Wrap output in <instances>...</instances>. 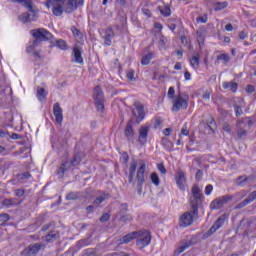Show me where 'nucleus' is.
<instances>
[{"label":"nucleus","instance_id":"nucleus-1","mask_svg":"<svg viewBox=\"0 0 256 256\" xmlns=\"http://www.w3.org/2000/svg\"><path fill=\"white\" fill-rule=\"evenodd\" d=\"M30 34L34 37V41L27 47V53L34 55L36 59H41V52L37 51L39 46V41H47L51 39V34L49 31L43 28L31 30Z\"/></svg>","mask_w":256,"mask_h":256},{"label":"nucleus","instance_id":"nucleus-2","mask_svg":"<svg viewBox=\"0 0 256 256\" xmlns=\"http://www.w3.org/2000/svg\"><path fill=\"white\" fill-rule=\"evenodd\" d=\"M14 3H20L23 7L28 9L29 13H23L19 16V20L22 23H29L31 21H35L37 19V11L33 9V1L31 0H12Z\"/></svg>","mask_w":256,"mask_h":256},{"label":"nucleus","instance_id":"nucleus-3","mask_svg":"<svg viewBox=\"0 0 256 256\" xmlns=\"http://www.w3.org/2000/svg\"><path fill=\"white\" fill-rule=\"evenodd\" d=\"M187 107H189V95L187 93H180L174 97L172 111H181Z\"/></svg>","mask_w":256,"mask_h":256},{"label":"nucleus","instance_id":"nucleus-4","mask_svg":"<svg viewBox=\"0 0 256 256\" xmlns=\"http://www.w3.org/2000/svg\"><path fill=\"white\" fill-rule=\"evenodd\" d=\"M66 2L67 0H47L45 5L47 9H52L53 15L61 17V15H63V7H65Z\"/></svg>","mask_w":256,"mask_h":256},{"label":"nucleus","instance_id":"nucleus-5","mask_svg":"<svg viewBox=\"0 0 256 256\" xmlns=\"http://www.w3.org/2000/svg\"><path fill=\"white\" fill-rule=\"evenodd\" d=\"M151 243V233L147 230L136 232V245L138 249H145Z\"/></svg>","mask_w":256,"mask_h":256},{"label":"nucleus","instance_id":"nucleus-6","mask_svg":"<svg viewBox=\"0 0 256 256\" xmlns=\"http://www.w3.org/2000/svg\"><path fill=\"white\" fill-rule=\"evenodd\" d=\"M237 195H239L238 199H243V197H245L247 195V193L240 192L239 194H236L235 196H231V195L222 196V197L214 200L211 203V208L212 209H221V207H223V205H226V203H229V201L236 199Z\"/></svg>","mask_w":256,"mask_h":256},{"label":"nucleus","instance_id":"nucleus-7","mask_svg":"<svg viewBox=\"0 0 256 256\" xmlns=\"http://www.w3.org/2000/svg\"><path fill=\"white\" fill-rule=\"evenodd\" d=\"M192 198L190 205L192 207V211L194 215L197 213V206L201 202V199L203 198V195L201 194V189H199L197 186H194L192 188Z\"/></svg>","mask_w":256,"mask_h":256},{"label":"nucleus","instance_id":"nucleus-8","mask_svg":"<svg viewBox=\"0 0 256 256\" xmlns=\"http://www.w3.org/2000/svg\"><path fill=\"white\" fill-rule=\"evenodd\" d=\"M134 110H133V115L136 119V123H141L145 119V107L141 102H136L134 104Z\"/></svg>","mask_w":256,"mask_h":256},{"label":"nucleus","instance_id":"nucleus-9","mask_svg":"<svg viewBox=\"0 0 256 256\" xmlns=\"http://www.w3.org/2000/svg\"><path fill=\"white\" fill-rule=\"evenodd\" d=\"M94 101L98 111L104 109L105 106L103 103L105 98L103 97V91L99 86L94 89Z\"/></svg>","mask_w":256,"mask_h":256},{"label":"nucleus","instance_id":"nucleus-10","mask_svg":"<svg viewBox=\"0 0 256 256\" xmlns=\"http://www.w3.org/2000/svg\"><path fill=\"white\" fill-rule=\"evenodd\" d=\"M43 247H45V245L43 244H34V245H30L28 246L26 249H24L22 251V255L24 256H34L37 255V253H39V251H41V249H43Z\"/></svg>","mask_w":256,"mask_h":256},{"label":"nucleus","instance_id":"nucleus-11","mask_svg":"<svg viewBox=\"0 0 256 256\" xmlns=\"http://www.w3.org/2000/svg\"><path fill=\"white\" fill-rule=\"evenodd\" d=\"M175 180L177 187L180 189V191H185V187H187V178H185V172H177Z\"/></svg>","mask_w":256,"mask_h":256},{"label":"nucleus","instance_id":"nucleus-12","mask_svg":"<svg viewBox=\"0 0 256 256\" xmlns=\"http://www.w3.org/2000/svg\"><path fill=\"white\" fill-rule=\"evenodd\" d=\"M193 223V214L191 212H186L181 215L179 219V226L180 227H189Z\"/></svg>","mask_w":256,"mask_h":256},{"label":"nucleus","instance_id":"nucleus-13","mask_svg":"<svg viewBox=\"0 0 256 256\" xmlns=\"http://www.w3.org/2000/svg\"><path fill=\"white\" fill-rule=\"evenodd\" d=\"M227 219H229V215L224 214L222 216H220L216 222L214 223V225L210 228L209 233L213 234L215 233V231H217L218 229H221V227H223V225L225 224V221H227Z\"/></svg>","mask_w":256,"mask_h":256},{"label":"nucleus","instance_id":"nucleus-14","mask_svg":"<svg viewBox=\"0 0 256 256\" xmlns=\"http://www.w3.org/2000/svg\"><path fill=\"white\" fill-rule=\"evenodd\" d=\"M73 61L79 65H83V50L79 46H74L73 48Z\"/></svg>","mask_w":256,"mask_h":256},{"label":"nucleus","instance_id":"nucleus-15","mask_svg":"<svg viewBox=\"0 0 256 256\" xmlns=\"http://www.w3.org/2000/svg\"><path fill=\"white\" fill-rule=\"evenodd\" d=\"M81 163V159L77 156L74 157L72 161L65 162L59 169L58 173H65L69 167H75V165H79Z\"/></svg>","mask_w":256,"mask_h":256},{"label":"nucleus","instance_id":"nucleus-16","mask_svg":"<svg viewBox=\"0 0 256 256\" xmlns=\"http://www.w3.org/2000/svg\"><path fill=\"white\" fill-rule=\"evenodd\" d=\"M102 37L104 39L105 45L110 46L113 41V37H115V32H113L112 28H106L103 31Z\"/></svg>","mask_w":256,"mask_h":256},{"label":"nucleus","instance_id":"nucleus-17","mask_svg":"<svg viewBox=\"0 0 256 256\" xmlns=\"http://www.w3.org/2000/svg\"><path fill=\"white\" fill-rule=\"evenodd\" d=\"M53 113L56 119V123H58V125H61V123H63V109H61V106H59V104H54Z\"/></svg>","mask_w":256,"mask_h":256},{"label":"nucleus","instance_id":"nucleus-18","mask_svg":"<svg viewBox=\"0 0 256 256\" xmlns=\"http://www.w3.org/2000/svg\"><path fill=\"white\" fill-rule=\"evenodd\" d=\"M139 165L140 167L137 171V180L138 183H143V181H145V171L147 170V164H145L144 161H140Z\"/></svg>","mask_w":256,"mask_h":256},{"label":"nucleus","instance_id":"nucleus-19","mask_svg":"<svg viewBox=\"0 0 256 256\" xmlns=\"http://www.w3.org/2000/svg\"><path fill=\"white\" fill-rule=\"evenodd\" d=\"M148 134H149V129L147 127L140 128L138 141L139 143H141V145H145L147 143Z\"/></svg>","mask_w":256,"mask_h":256},{"label":"nucleus","instance_id":"nucleus-20","mask_svg":"<svg viewBox=\"0 0 256 256\" xmlns=\"http://www.w3.org/2000/svg\"><path fill=\"white\" fill-rule=\"evenodd\" d=\"M136 236H137V232H132V233L125 235L124 237H122L118 240L119 245H123L125 243H131V241H133V239H136Z\"/></svg>","mask_w":256,"mask_h":256},{"label":"nucleus","instance_id":"nucleus-21","mask_svg":"<svg viewBox=\"0 0 256 256\" xmlns=\"http://www.w3.org/2000/svg\"><path fill=\"white\" fill-rule=\"evenodd\" d=\"M77 7H79V0H69L67 2L66 13H71L72 11H75Z\"/></svg>","mask_w":256,"mask_h":256},{"label":"nucleus","instance_id":"nucleus-22","mask_svg":"<svg viewBox=\"0 0 256 256\" xmlns=\"http://www.w3.org/2000/svg\"><path fill=\"white\" fill-rule=\"evenodd\" d=\"M189 247H191V243L190 242H184L182 244H180L175 252L174 255H181V253H183V251H186V249H189Z\"/></svg>","mask_w":256,"mask_h":256},{"label":"nucleus","instance_id":"nucleus-23","mask_svg":"<svg viewBox=\"0 0 256 256\" xmlns=\"http://www.w3.org/2000/svg\"><path fill=\"white\" fill-rule=\"evenodd\" d=\"M222 87L223 89H227V91H231L232 93L237 91V83L235 82H223Z\"/></svg>","mask_w":256,"mask_h":256},{"label":"nucleus","instance_id":"nucleus-24","mask_svg":"<svg viewBox=\"0 0 256 256\" xmlns=\"http://www.w3.org/2000/svg\"><path fill=\"white\" fill-rule=\"evenodd\" d=\"M196 33H197L198 45L199 47H201L205 43V30L200 29Z\"/></svg>","mask_w":256,"mask_h":256},{"label":"nucleus","instance_id":"nucleus-25","mask_svg":"<svg viewBox=\"0 0 256 256\" xmlns=\"http://www.w3.org/2000/svg\"><path fill=\"white\" fill-rule=\"evenodd\" d=\"M161 15H163L164 17H169L171 15V8H169V6L165 5V6H160L158 7Z\"/></svg>","mask_w":256,"mask_h":256},{"label":"nucleus","instance_id":"nucleus-26","mask_svg":"<svg viewBox=\"0 0 256 256\" xmlns=\"http://www.w3.org/2000/svg\"><path fill=\"white\" fill-rule=\"evenodd\" d=\"M135 171H137V162H131L130 167H129L130 182L133 181V177H135Z\"/></svg>","mask_w":256,"mask_h":256},{"label":"nucleus","instance_id":"nucleus-27","mask_svg":"<svg viewBox=\"0 0 256 256\" xmlns=\"http://www.w3.org/2000/svg\"><path fill=\"white\" fill-rule=\"evenodd\" d=\"M153 59V53H147L142 57L141 65H149L151 63V60Z\"/></svg>","mask_w":256,"mask_h":256},{"label":"nucleus","instance_id":"nucleus-28","mask_svg":"<svg viewBox=\"0 0 256 256\" xmlns=\"http://www.w3.org/2000/svg\"><path fill=\"white\" fill-rule=\"evenodd\" d=\"M150 180L153 183V185H155L156 187H159L161 180L159 179V175H157V173L153 172L150 175Z\"/></svg>","mask_w":256,"mask_h":256},{"label":"nucleus","instance_id":"nucleus-29","mask_svg":"<svg viewBox=\"0 0 256 256\" xmlns=\"http://www.w3.org/2000/svg\"><path fill=\"white\" fill-rule=\"evenodd\" d=\"M162 145L167 151H171V149H173V142H171L167 138H162Z\"/></svg>","mask_w":256,"mask_h":256},{"label":"nucleus","instance_id":"nucleus-30","mask_svg":"<svg viewBox=\"0 0 256 256\" xmlns=\"http://www.w3.org/2000/svg\"><path fill=\"white\" fill-rule=\"evenodd\" d=\"M227 5H229L227 2H217L214 4V11H222V9H226Z\"/></svg>","mask_w":256,"mask_h":256},{"label":"nucleus","instance_id":"nucleus-31","mask_svg":"<svg viewBox=\"0 0 256 256\" xmlns=\"http://www.w3.org/2000/svg\"><path fill=\"white\" fill-rule=\"evenodd\" d=\"M56 46L58 47V49H61L62 51H67V42H65V40H56Z\"/></svg>","mask_w":256,"mask_h":256},{"label":"nucleus","instance_id":"nucleus-32","mask_svg":"<svg viewBox=\"0 0 256 256\" xmlns=\"http://www.w3.org/2000/svg\"><path fill=\"white\" fill-rule=\"evenodd\" d=\"M45 97H47V91H45L43 88H40L37 90V99H39V101H43V99H45Z\"/></svg>","mask_w":256,"mask_h":256},{"label":"nucleus","instance_id":"nucleus-33","mask_svg":"<svg viewBox=\"0 0 256 256\" xmlns=\"http://www.w3.org/2000/svg\"><path fill=\"white\" fill-rule=\"evenodd\" d=\"M190 65L193 67V69H197V67H199V57L193 56L190 59Z\"/></svg>","mask_w":256,"mask_h":256},{"label":"nucleus","instance_id":"nucleus-34","mask_svg":"<svg viewBox=\"0 0 256 256\" xmlns=\"http://www.w3.org/2000/svg\"><path fill=\"white\" fill-rule=\"evenodd\" d=\"M125 136L127 139H133V127L131 125H128L125 129Z\"/></svg>","mask_w":256,"mask_h":256},{"label":"nucleus","instance_id":"nucleus-35","mask_svg":"<svg viewBox=\"0 0 256 256\" xmlns=\"http://www.w3.org/2000/svg\"><path fill=\"white\" fill-rule=\"evenodd\" d=\"M256 199V191L252 192L249 197L244 201V205H249V203L255 201Z\"/></svg>","mask_w":256,"mask_h":256},{"label":"nucleus","instance_id":"nucleus-36","mask_svg":"<svg viewBox=\"0 0 256 256\" xmlns=\"http://www.w3.org/2000/svg\"><path fill=\"white\" fill-rule=\"evenodd\" d=\"M57 239V233L51 232L50 234L46 235L45 241H55Z\"/></svg>","mask_w":256,"mask_h":256},{"label":"nucleus","instance_id":"nucleus-37","mask_svg":"<svg viewBox=\"0 0 256 256\" xmlns=\"http://www.w3.org/2000/svg\"><path fill=\"white\" fill-rule=\"evenodd\" d=\"M71 31H72V34L74 35L75 39H81V31H79V29L72 27Z\"/></svg>","mask_w":256,"mask_h":256},{"label":"nucleus","instance_id":"nucleus-38","mask_svg":"<svg viewBox=\"0 0 256 256\" xmlns=\"http://www.w3.org/2000/svg\"><path fill=\"white\" fill-rule=\"evenodd\" d=\"M105 199H107V195L103 194L102 196L96 198L94 203H95V205H101V203H103V201H105Z\"/></svg>","mask_w":256,"mask_h":256},{"label":"nucleus","instance_id":"nucleus-39","mask_svg":"<svg viewBox=\"0 0 256 256\" xmlns=\"http://www.w3.org/2000/svg\"><path fill=\"white\" fill-rule=\"evenodd\" d=\"M127 79H129V81H135V70H129L127 72Z\"/></svg>","mask_w":256,"mask_h":256},{"label":"nucleus","instance_id":"nucleus-40","mask_svg":"<svg viewBox=\"0 0 256 256\" xmlns=\"http://www.w3.org/2000/svg\"><path fill=\"white\" fill-rule=\"evenodd\" d=\"M217 59L219 61H224L225 63H227V61H229V55L227 54H221L217 57Z\"/></svg>","mask_w":256,"mask_h":256},{"label":"nucleus","instance_id":"nucleus-41","mask_svg":"<svg viewBox=\"0 0 256 256\" xmlns=\"http://www.w3.org/2000/svg\"><path fill=\"white\" fill-rule=\"evenodd\" d=\"M168 97H169V99H175V88H173V87L169 88Z\"/></svg>","mask_w":256,"mask_h":256},{"label":"nucleus","instance_id":"nucleus-42","mask_svg":"<svg viewBox=\"0 0 256 256\" xmlns=\"http://www.w3.org/2000/svg\"><path fill=\"white\" fill-rule=\"evenodd\" d=\"M165 43H167V38H165L164 36H161L159 40L160 49H163V47H165Z\"/></svg>","mask_w":256,"mask_h":256},{"label":"nucleus","instance_id":"nucleus-43","mask_svg":"<svg viewBox=\"0 0 256 256\" xmlns=\"http://www.w3.org/2000/svg\"><path fill=\"white\" fill-rule=\"evenodd\" d=\"M66 199L67 201H73L75 199H77V194L72 192V193H69L67 196H66Z\"/></svg>","mask_w":256,"mask_h":256},{"label":"nucleus","instance_id":"nucleus-44","mask_svg":"<svg viewBox=\"0 0 256 256\" xmlns=\"http://www.w3.org/2000/svg\"><path fill=\"white\" fill-rule=\"evenodd\" d=\"M207 20H208L207 15L199 16V17L196 19L197 23H207Z\"/></svg>","mask_w":256,"mask_h":256},{"label":"nucleus","instance_id":"nucleus-45","mask_svg":"<svg viewBox=\"0 0 256 256\" xmlns=\"http://www.w3.org/2000/svg\"><path fill=\"white\" fill-rule=\"evenodd\" d=\"M157 167L162 175H165V173H167V169H165V166L163 164H158Z\"/></svg>","mask_w":256,"mask_h":256},{"label":"nucleus","instance_id":"nucleus-46","mask_svg":"<svg viewBox=\"0 0 256 256\" xmlns=\"http://www.w3.org/2000/svg\"><path fill=\"white\" fill-rule=\"evenodd\" d=\"M247 180H248L247 176H241L238 178L237 183L238 185H243V183H245V181Z\"/></svg>","mask_w":256,"mask_h":256},{"label":"nucleus","instance_id":"nucleus-47","mask_svg":"<svg viewBox=\"0 0 256 256\" xmlns=\"http://www.w3.org/2000/svg\"><path fill=\"white\" fill-rule=\"evenodd\" d=\"M212 192H213V185H207L205 188V194L211 195Z\"/></svg>","mask_w":256,"mask_h":256},{"label":"nucleus","instance_id":"nucleus-48","mask_svg":"<svg viewBox=\"0 0 256 256\" xmlns=\"http://www.w3.org/2000/svg\"><path fill=\"white\" fill-rule=\"evenodd\" d=\"M235 114L237 117L243 113V110H241V106H234Z\"/></svg>","mask_w":256,"mask_h":256},{"label":"nucleus","instance_id":"nucleus-49","mask_svg":"<svg viewBox=\"0 0 256 256\" xmlns=\"http://www.w3.org/2000/svg\"><path fill=\"white\" fill-rule=\"evenodd\" d=\"M142 13H143V15H145V17H151V10H149L147 8H143Z\"/></svg>","mask_w":256,"mask_h":256},{"label":"nucleus","instance_id":"nucleus-50","mask_svg":"<svg viewBox=\"0 0 256 256\" xmlns=\"http://www.w3.org/2000/svg\"><path fill=\"white\" fill-rule=\"evenodd\" d=\"M185 81H191V73L189 71L184 72Z\"/></svg>","mask_w":256,"mask_h":256},{"label":"nucleus","instance_id":"nucleus-51","mask_svg":"<svg viewBox=\"0 0 256 256\" xmlns=\"http://www.w3.org/2000/svg\"><path fill=\"white\" fill-rule=\"evenodd\" d=\"M245 136H247V131H245V130H239L238 131V137L240 139H242V137H245Z\"/></svg>","mask_w":256,"mask_h":256},{"label":"nucleus","instance_id":"nucleus-52","mask_svg":"<svg viewBox=\"0 0 256 256\" xmlns=\"http://www.w3.org/2000/svg\"><path fill=\"white\" fill-rule=\"evenodd\" d=\"M223 131H225L226 133H231V126H229V124H224Z\"/></svg>","mask_w":256,"mask_h":256},{"label":"nucleus","instance_id":"nucleus-53","mask_svg":"<svg viewBox=\"0 0 256 256\" xmlns=\"http://www.w3.org/2000/svg\"><path fill=\"white\" fill-rule=\"evenodd\" d=\"M15 195H17V197H23V195H25V192L21 189H18L15 191Z\"/></svg>","mask_w":256,"mask_h":256},{"label":"nucleus","instance_id":"nucleus-54","mask_svg":"<svg viewBox=\"0 0 256 256\" xmlns=\"http://www.w3.org/2000/svg\"><path fill=\"white\" fill-rule=\"evenodd\" d=\"M100 221L104 223L105 221H109V214H104L101 218Z\"/></svg>","mask_w":256,"mask_h":256},{"label":"nucleus","instance_id":"nucleus-55","mask_svg":"<svg viewBox=\"0 0 256 256\" xmlns=\"http://www.w3.org/2000/svg\"><path fill=\"white\" fill-rule=\"evenodd\" d=\"M246 91H247V93H253V91H255V87L252 85H248L246 87Z\"/></svg>","mask_w":256,"mask_h":256},{"label":"nucleus","instance_id":"nucleus-56","mask_svg":"<svg viewBox=\"0 0 256 256\" xmlns=\"http://www.w3.org/2000/svg\"><path fill=\"white\" fill-rule=\"evenodd\" d=\"M163 135H165V137H169V135H171V128L164 129Z\"/></svg>","mask_w":256,"mask_h":256},{"label":"nucleus","instance_id":"nucleus-57","mask_svg":"<svg viewBox=\"0 0 256 256\" xmlns=\"http://www.w3.org/2000/svg\"><path fill=\"white\" fill-rule=\"evenodd\" d=\"M174 69H175L176 71H181V69H182L181 63L177 62V63L174 65Z\"/></svg>","mask_w":256,"mask_h":256},{"label":"nucleus","instance_id":"nucleus-58","mask_svg":"<svg viewBox=\"0 0 256 256\" xmlns=\"http://www.w3.org/2000/svg\"><path fill=\"white\" fill-rule=\"evenodd\" d=\"M203 99H205L206 101L209 100V99H211V93L205 92V93L203 94Z\"/></svg>","mask_w":256,"mask_h":256},{"label":"nucleus","instance_id":"nucleus-59","mask_svg":"<svg viewBox=\"0 0 256 256\" xmlns=\"http://www.w3.org/2000/svg\"><path fill=\"white\" fill-rule=\"evenodd\" d=\"M9 134L5 131V130H3V129H0V137H7Z\"/></svg>","mask_w":256,"mask_h":256},{"label":"nucleus","instance_id":"nucleus-60","mask_svg":"<svg viewBox=\"0 0 256 256\" xmlns=\"http://www.w3.org/2000/svg\"><path fill=\"white\" fill-rule=\"evenodd\" d=\"M239 38L240 39H247V34L244 31H242V32L239 33Z\"/></svg>","mask_w":256,"mask_h":256},{"label":"nucleus","instance_id":"nucleus-61","mask_svg":"<svg viewBox=\"0 0 256 256\" xmlns=\"http://www.w3.org/2000/svg\"><path fill=\"white\" fill-rule=\"evenodd\" d=\"M180 135H185L187 137V135H189V131L187 130V128H182Z\"/></svg>","mask_w":256,"mask_h":256},{"label":"nucleus","instance_id":"nucleus-62","mask_svg":"<svg viewBox=\"0 0 256 256\" xmlns=\"http://www.w3.org/2000/svg\"><path fill=\"white\" fill-rule=\"evenodd\" d=\"M154 27H155V29H159V30L163 29V25L161 23H159V22H156L154 24Z\"/></svg>","mask_w":256,"mask_h":256},{"label":"nucleus","instance_id":"nucleus-63","mask_svg":"<svg viewBox=\"0 0 256 256\" xmlns=\"http://www.w3.org/2000/svg\"><path fill=\"white\" fill-rule=\"evenodd\" d=\"M225 29H226V31H233V25L227 24V25L225 26Z\"/></svg>","mask_w":256,"mask_h":256},{"label":"nucleus","instance_id":"nucleus-64","mask_svg":"<svg viewBox=\"0 0 256 256\" xmlns=\"http://www.w3.org/2000/svg\"><path fill=\"white\" fill-rule=\"evenodd\" d=\"M0 217H1V219H3L4 221H9V216H8V214H2Z\"/></svg>","mask_w":256,"mask_h":256}]
</instances>
